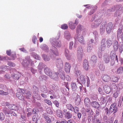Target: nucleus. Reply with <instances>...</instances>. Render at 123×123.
<instances>
[{"mask_svg":"<svg viewBox=\"0 0 123 123\" xmlns=\"http://www.w3.org/2000/svg\"><path fill=\"white\" fill-rule=\"evenodd\" d=\"M113 41L111 38L103 39L101 42V51H104L106 47L109 48L112 45Z\"/></svg>","mask_w":123,"mask_h":123,"instance_id":"nucleus-1","label":"nucleus"},{"mask_svg":"<svg viewBox=\"0 0 123 123\" xmlns=\"http://www.w3.org/2000/svg\"><path fill=\"white\" fill-rule=\"evenodd\" d=\"M52 44L53 47L51 50L54 54L55 57V56H58L59 53L56 47L59 48L61 46V42L58 40L54 39L53 42L52 43Z\"/></svg>","mask_w":123,"mask_h":123,"instance_id":"nucleus-2","label":"nucleus"},{"mask_svg":"<svg viewBox=\"0 0 123 123\" xmlns=\"http://www.w3.org/2000/svg\"><path fill=\"white\" fill-rule=\"evenodd\" d=\"M110 10H109V11L111 12H114L116 10L117 11L115 13V16H119L123 13V7H122L120 5H116L112 7L111 11Z\"/></svg>","mask_w":123,"mask_h":123,"instance_id":"nucleus-3","label":"nucleus"},{"mask_svg":"<svg viewBox=\"0 0 123 123\" xmlns=\"http://www.w3.org/2000/svg\"><path fill=\"white\" fill-rule=\"evenodd\" d=\"M77 56L79 59H81L83 56V51L81 46H80L78 48Z\"/></svg>","mask_w":123,"mask_h":123,"instance_id":"nucleus-4","label":"nucleus"},{"mask_svg":"<svg viewBox=\"0 0 123 123\" xmlns=\"http://www.w3.org/2000/svg\"><path fill=\"white\" fill-rule=\"evenodd\" d=\"M116 105V104L115 103H113L111 105L109 110V113H111L113 112V113H115L117 111V107Z\"/></svg>","mask_w":123,"mask_h":123,"instance_id":"nucleus-5","label":"nucleus"},{"mask_svg":"<svg viewBox=\"0 0 123 123\" xmlns=\"http://www.w3.org/2000/svg\"><path fill=\"white\" fill-rule=\"evenodd\" d=\"M102 20L101 18L96 19L92 24L91 27L94 28L98 27L102 22Z\"/></svg>","mask_w":123,"mask_h":123,"instance_id":"nucleus-6","label":"nucleus"},{"mask_svg":"<svg viewBox=\"0 0 123 123\" xmlns=\"http://www.w3.org/2000/svg\"><path fill=\"white\" fill-rule=\"evenodd\" d=\"M72 96L74 97L76 96L75 98V104L77 105H78L80 104V96L78 95V94L75 93H73Z\"/></svg>","mask_w":123,"mask_h":123,"instance_id":"nucleus-7","label":"nucleus"},{"mask_svg":"<svg viewBox=\"0 0 123 123\" xmlns=\"http://www.w3.org/2000/svg\"><path fill=\"white\" fill-rule=\"evenodd\" d=\"M55 64L56 67L58 68H62L63 67V64L61 59H57L56 61Z\"/></svg>","mask_w":123,"mask_h":123,"instance_id":"nucleus-8","label":"nucleus"},{"mask_svg":"<svg viewBox=\"0 0 123 123\" xmlns=\"http://www.w3.org/2000/svg\"><path fill=\"white\" fill-rule=\"evenodd\" d=\"M117 37L118 39L121 38L123 42V32L122 33V31L121 29H118L117 31Z\"/></svg>","mask_w":123,"mask_h":123,"instance_id":"nucleus-9","label":"nucleus"},{"mask_svg":"<svg viewBox=\"0 0 123 123\" xmlns=\"http://www.w3.org/2000/svg\"><path fill=\"white\" fill-rule=\"evenodd\" d=\"M78 24V21L76 20L74 23L72 22H70L69 24V27L71 29H74L76 27V26Z\"/></svg>","mask_w":123,"mask_h":123,"instance_id":"nucleus-10","label":"nucleus"},{"mask_svg":"<svg viewBox=\"0 0 123 123\" xmlns=\"http://www.w3.org/2000/svg\"><path fill=\"white\" fill-rule=\"evenodd\" d=\"M71 66L70 64L68 62H66L65 64V70L67 73H69L70 72Z\"/></svg>","mask_w":123,"mask_h":123,"instance_id":"nucleus-11","label":"nucleus"},{"mask_svg":"<svg viewBox=\"0 0 123 123\" xmlns=\"http://www.w3.org/2000/svg\"><path fill=\"white\" fill-rule=\"evenodd\" d=\"M99 102L101 104H104L106 103L108 101L107 100L106 97H104L103 96H101L99 99Z\"/></svg>","mask_w":123,"mask_h":123,"instance_id":"nucleus-12","label":"nucleus"},{"mask_svg":"<svg viewBox=\"0 0 123 123\" xmlns=\"http://www.w3.org/2000/svg\"><path fill=\"white\" fill-rule=\"evenodd\" d=\"M83 66L85 70H87L88 69L89 65L88 61L86 60H84L83 62Z\"/></svg>","mask_w":123,"mask_h":123,"instance_id":"nucleus-13","label":"nucleus"},{"mask_svg":"<svg viewBox=\"0 0 123 123\" xmlns=\"http://www.w3.org/2000/svg\"><path fill=\"white\" fill-rule=\"evenodd\" d=\"M103 89L105 92L107 94H109L111 91L110 87L107 85H105L104 86Z\"/></svg>","mask_w":123,"mask_h":123,"instance_id":"nucleus-14","label":"nucleus"},{"mask_svg":"<svg viewBox=\"0 0 123 123\" xmlns=\"http://www.w3.org/2000/svg\"><path fill=\"white\" fill-rule=\"evenodd\" d=\"M112 24L111 23H109L107 25L106 28L107 32L108 33H110L111 32L112 30Z\"/></svg>","mask_w":123,"mask_h":123,"instance_id":"nucleus-15","label":"nucleus"},{"mask_svg":"<svg viewBox=\"0 0 123 123\" xmlns=\"http://www.w3.org/2000/svg\"><path fill=\"white\" fill-rule=\"evenodd\" d=\"M10 110L6 107H3L2 109L3 112L4 113L5 115L7 117H9V113Z\"/></svg>","mask_w":123,"mask_h":123,"instance_id":"nucleus-16","label":"nucleus"},{"mask_svg":"<svg viewBox=\"0 0 123 123\" xmlns=\"http://www.w3.org/2000/svg\"><path fill=\"white\" fill-rule=\"evenodd\" d=\"M118 42L116 40H115L113 41V47L114 50L117 51L118 49Z\"/></svg>","mask_w":123,"mask_h":123,"instance_id":"nucleus-17","label":"nucleus"},{"mask_svg":"<svg viewBox=\"0 0 123 123\" xmlns=\"http://www.w3.org/2000/svg\"><path fill=\"white\" fill-rule=\"evenodd\" d=\"M77 39L78 41L82 44H84L85 42L84 39L83 37L81 35H79L78 36Z\"/></svg>","mask_w":123,"mask_h":123,"instance_id":"nucleus-18","label":"nucleus"},{"mask_svg":"<svg viewBox=\"0 0 123 123\" xmlns=\"http://www.w3.org/2000/svg\"><path fill=\"white\" fill-rule=\"evenodd\" d=\"M59 73L57 72H55L53 74L52 73V74L51 76H50L49 77L55 80H57L59 78L58 76V74Z\"/></svg>","mask_w":123,"mask_h":123,"instance_id":"nucleus-19","label":"nucleus"},{"mask_svg":"<svg viewBox=\"0 0 123 123\" xmlns=\"http://www.w3.org/2000/svg\"><path fill=\"white\" fill-rule=\"evenodd\" d=\"M110 58L108 55H105L103 56V60L105 63H109L110 61Z\"/></svg>","mask_w":123,"mask_h":123,"instance_id":"nucleus-20","label":"nucleus"},{"mask_svg":"<svg viewBox=\"0 0 123 123\" xmlns=\"http://www.w3.org/2000/svg\"><path fill=\"white\" fill-rule=\"evenodd\" d=\"M64 53L67 59L69 60H70L71 59V56L69 54V52L67 48L65 49Z\"/></svg>","mask_w":123,"mask_h":123,"instance_id":"nucleus-21","label":"nucleus"},{"mask_svg":"<svg viewBox=\"0 0 123 123\" xmlns=\"http://www.w3.org/2000/svg\"><path fill=\"white\" fill-rule=\"evenodd\" d=\"M44 72L46 74L49 76H51L52 73V71L50 69L47 67L46 68H45Z\"/></svg>","mask_w":123,"mask_h":123,"instance_id":"nucleus-22","label":"nucleus"},{"mask_svg":"<svg viewBox=\"0 0 123 123\" xmlns=\"http://www.w3.org/2000/svg\"><path fill=\"white\" fill-rule=\"evenodd\" d=\"M64 115L65 118L67 119L71 118L72 116V113L69 111H67L66 112L64 113Z\"/></svg>","mask_w":123,"mask_h":123,"instance_id":"nucleus-23","label":"nucleus"},{"mask_svg":"<svg viewBox=\"0 0 123 123\" xmlns=\"http://www.w3.org/2000/svg\"><path fill=\"white\" fill-rule=\"evenodd\" d=\"M91 105L93 107L96 108H98L99 106V104L96 101L92 102Z\"/></svg>","mask_w":123,"mask_h":123,"instance_id":"nucleus-24","label":"nucleus"},{"mask_svg":"<svg viewBox=\"0 0 123 123\" xmlns=\"http://www.w3.org/2000/svg\"><path fill=\"white\" fill-rule=\"evenodd\" d=\"M102 78L103 81L105 82L109 81L111 79L110 76L107 74L104 75Z\"/></svg>","mask_w":123,"mask_h":123,"instance_id":"nucleus-25","label":"nucleus"},{"mask_svg":"<svg viewBox=\"0 0 123 123\" xmlns=\"http://www.w3.org/2000/svg\"><path fill=\"white\" fill-rule=\"evenodd\" d=\"M18 91V92L16 93V96L19 99L22 100H24V97L23 96V94H21Z\"/></svg>","mask_w":123,"mask_h":123,"instance_id":"nucleus-26","label":"nucleus"},{"mask_svg":"<svg viewBox=\"0 0 123 123\" xmlns=\"http://www.w3.org/2000/svg\"><path fill=\"white\" fill-rule=\"evenodd\" d=\"M33 93L36 94V95H38V88L35 86H33Z\"/></svg>","mask_w":123,"mask_h":123,"instance_id":"nucleus-27","label":"nucleus"},{"mask_svg":"<svg viewBox=\"0 0 123 123\" xmlns=\"http://www.w3.org/2000/svg\"><path fill=\"white\" fill-rule=\"evenodd\" d=\"M64 35L65 38L68 40H69L71 38V35L68 32L66 31L65 32Z\"/></svg>","mask_w":123,"mask_h":123,"instance_id":"nucleus-28","label":"nucleus"},{"mask_svg":"<svg viewBox=\"0 0 123 123\" xmlns=\"http://www.w3.org/2000/svg\"><path fill=\"white\" fill-rule=\"evenodd\" d=\"M84 102L86 106H88L90 105V100L88 98H86L84 100Z\"/></svg>","mask_w":123,"mask_h":123,"instance_id":"nucleus-29","label":"nucleus"},{"mask_svg":"<svg viewBox=\"0 0 123 123\" xmlns=\"http://www.w3.org/2000/svg\"><path fill=\"white\" fill-rule=\"evenodd\" d=\"M116 56V60L117 59V56H116V54L114 51H112L110 54V57H111V59H114Z\"/></svg>","mask_w":123,"mask_h":123,"instance_id":"nucleus-30","label":"nucleus"},{"mask_svg":"<svg viewBox=\"0 0 123 123\" xmlns=\"http://www.w3.org/2000/svg\"><path fill=\"white\" fill-rule=\"evenodd\" d=\"M87 118L88 123H96L94 121V120H93V117L92 116H89Z\"/></svg>","mask_w":123,"mask_h":123,"instance_id":"nucleus-31","label":"nucleus"},{"mask_svg":"<svg viewBox=\"0 0 123 123\" xmlns=\"http://www.w3.org/2000/svg\"><path fill=\"white\" fill-rule=\"evenodd\" d=\"M17 106L14 104H12L10 105L8 108L10 109L14 110H16L17 109Z\"/></svg>","mask_w":123,"mask_h":123,"instance_id":"nucleus-32","label":"nucleus"},{"mask_svg":"<svg viewBox=\"0 0 123 123\" xmlns=\"http://www.w3.org/2000/svg\"><path fill=\"white\" fill-rule=\"evenodd\" d=\"M80 80L81 82L85 84L86 82V79L85 76L83 75H81L80 77Z\"/></svg>","mask_w":123,"mask_h":123,"instance_id":"nucleus-33","label":"nucleus"},{"mask_svg":"<svg viewBox=\"0 0 123 123\" xmlns=\"http://www.w3.org/2000/svg\"><path fill=\"white\" fill-rule=\"evenodd\" d=\"M71 86L73 91H75L77 88V86L76 83L73 82L71 84Z\"/></svg>","mask_w":123,"mask_h":123,"instance_id":"nucleus-34","label":"nucleus"},{"mask_svg":"<svg viewBox=\"0 0 123 123\" xmlns=\"http://www.w3.org/2000/svg\"><path fill=\"white\" fill-rule=\"evenodd\" d=\"M59 76L60 78L63 80H64L65 79L64 73L63 71H61L59 72Z\"/></svg>","mask_w":123,"mask_h":123,"instance_id":"nucleus-35","label":"nucleus"},{"mask_svg":"<svg viewBox=\"0 0 123 123\" xmlns=\"http://www.w3.org/2000/svg\"><path fill=\"white\" fill-rule=\"evenodd\" d=\"M56 114L57 116L61 118H62L63 117V115L62 113V111L58 109L56 111Z\"/></svg>","mask_w":123,"mask_h":123,"instance_id":"nucleus-36","label":"nucleus"},{"mask_svg":"<svg viewBox=\"0 0 123 123\" xmlns=\"http://www.w3.org/2000/svg\"><path fill=\"white\" fill-rule=\"evenodd\" d=\"M66 107L69 110H70L72 111H73L74 107L71 104H67L66 105Z\"/></svg>","mask_w":123,"mask_h":123,"instance_id":"nucleus-37","label":"nucleus"},{"mask_svg":"<svg viewBox=\"0 0 123 123\" xmlns=\"http://www.w3.org/2000/svg\"><path fill=\"white\" fill-rule=\"evenodd\" d=\"M62 93L65 95H68L69 92V90L68 89L67 90L65 88H64L62 89Z\"/></svg>","mask_w":123,"mask_h":123,"instance_id":"nucleus-38","label":"nucleus"},{"mask_svg":"<svg viewBox=\"0 0 123 123\" xmlns=\"http://www.w3.org/2000/svg\"><path fill=\"white\" fill-rule=\"evenodd\" d=\"M39 79L40 81L45 80H47V77L44 75H42L39 76Z\"/></svg>","mask_w":123,"mask_h":123,"instance_id":"nucleus-39","label":"nucleus"},{"mask_svg":"<svg viewBox=\"0 0 123 123\" xmlns=\"http://www.w3.org/2000/svg\"><path fill=\"white\" fill-rule=\"evenodd\" d=\"M41 91L43 92L46 93L47 92V88L45 86H43L41 88Z\"/></svg>","mask_w":123,"mask_h":123,"instance_id":"nucleus-40","label":"nucleus"},{"mask_svg":"<svg viewBox=\"0 0 123 123\" xmlns=\"http://www.w3.org/2000/svg\"><path fill=\"white\" fill-rule=\"evenodd\" d=\"M117 72L118 74H121L123 73V67H119L117 70Z\"/></svg>","mask_w":123,"mask_h":123,"instance_id":"nucleus-41","label":"nucleus"},{"mask_svg":"<svg viewBox=\"0 0 123 123\" xmlns=\"http://www.w3.org/2000/svg\"><path fill=\"white\" fill-rule=\"evenodd\" d=\"M42 56L44 60L45 61H48L50 60V57L49 56H47L46 55L44 54H43Z\"/></svg>","mask_w":123,"mask_h":123,"instance_id":"nucleus-42","label":"nucleus"},{"mask_svg":"<svg viewBox=\"0 0 123 123\" xmlns=\"http://www.w3.org/2000/svg\"><path fill=\"white\" fill-rule=\"evenodd\" d=\"M118 80L119 79L117 77L115 76H113L112 77L111 80L112 82H117L118 81Z\"/></svg>","mask_w":123,"mask_h":123,"instance_id":"nucleus-43","label":"nucleus"},{"mask_svg":"<svg viewBox=\"0 0 123 123\" xmlns=\"http://www.w3.org/2000/svg\"><path fill=\"white\" fill-rule=\"evenodd\" d=\"M44 64L43 63H39V65L38 66V68L39 69V70H42L43 68V66H44Z\"/></svg>","mask_w":123,"mask_h":123,"instance_id":"nucleus-44","label":"nucleus"},{"mask_svg":"<svg viewBox=\"0 0 123 123\" xmlns=\"http://www.w3.org/2000/svg\"><path fill=\"white\" fill-rule=\"evenodd\" d=\"M91 60L94 62H96L97 61V58L95 55H93L92 56Z\"/></svg>","mask_w":123,"mask_h":123,"instance_id":"nucleus-45","label":"nucleus"},{"mask_svg":"<svg viewBox=\"0 0 123 123\" xmlns=\"http://www.w3.org/2000/svg\"><path fill=\"white\" fill-rule=\"evenodd\" d=\"M5 116L4 114L2 112L0 113V120L1 121H3L4 120Z\"/></svg>","mask_w":123,"mask_h":123,"instance_id":"nucleus-46","label":"nucleus"},{"mask_svg":"<svg viewBox=\"0 0 123 123\" xmlns=\"http://www.w3.org/2000/svg\"><path fill=\"white\" fill-rule=\"evenodd\" d=\"M8 93L7 92H4L2 90H0V95H6L8 94Z\"/></svg>","mask_w":123,"mask_h":123,"instance_id":"nucleus-47","label":"nucleus"},{"mask_svg":"<svg viewBox=\"0 0 123 123\" xmlns=\"http://www.w3.org/2000/svg\"><path fill=\"white\" fill-rule=\"evenodd\" d=\"M18 91L21 93V94H25V90L23 89L19 88L18 89Z\"/></svg>","mask_w":123,"mask_h":123,"instance_id":"nucleus-48","label":"nucleus"},{"mask_svg":"<svg viewBox=\"0 0 123 123\" xmlns=\"http://www.w3.org/2000/svg\"><path fill=\"white\" fill-rule=\"evenodd\" d=\"M9 117L10 116H17V114H16L14 111L10 110L9 112Z\"/></svg>","mask_w":123,"mask_h":123,"instance_id":"nucleus-49","label":"nucleus"},{"mask_svg":"<svg viewBox=\"0 0 123 123\" xmlns=\"http://www.w3.org/2000/svg\"><path fill=\"white\" fill-rule=\"evenodd\" d=\"M11 59H8V58H7V60H14L15 58L16 57V54L15 53L13 55H12L11 56Z\"/></svg>","mask_w":123,"mask_h":123,"instance_id":"nucleus-50","label":"nucleus"},{"mask_svg":"<svg viewBox=\"0 0 123 123\" xmlns=\"http://www.w3.org/2000/svg\"><path fill=\"white\" fill-rule=\"evenodd\" d=\"M45 118L46 119V121L48 123H51V121L50 119V118H49L48 117L45 116Z\"/></svg>","mask_w":123,"mask_h":123,"instance_id":"nucleus-51","label":"nucleus"},{"mask_svg":"<svg viewBox=\"0 0 123 123\" xmlns=\"http://www.w3.org/2000/svg\"><path fill=\"white\" fill-rule=\"evenodd\" d=\"M79 110V109L78 107L75 106L74 107L73 111L75 113H77L78 112Z\"/></svg>","mask_w":123,"mask_h":123,"instance_id":"nucleus-52","label":"nucleus"},{"mask_svg":"<svg viewBox=\"0 0 123 123\" xmlns=\"http://www.w3.org/2000/svg\"><path fill=\"white\" fill-rule=\"evenodd\" d=\"M61 28L63 29H66L68 28V26L66 24H64L61 25Z\"/></svg>","mask_w":123,"mask_h":123,"instance_id":"nucleus-53","label":"nucleus"},{"mask_svg":"<svg viewBox=\"0 0 123 123\" xmlns=\"http://www.w3.org/2000/svg\"><path fill=\"white\" fill-rule=\"evenodd\" d=\"M25 96L26 98H30V97L31 96V94L30 91H28L27 92Z\"/></svg>","mask_w":123,"mask_h":123,"instance_id":"nucleus-54","label":"nucleus"},{"mask_svg":"<svg viewBox=\"0 0 123 123\" xmlns=\"http://www.w3.org/2000/svg\"><path fill=\"white\" fill-rule=\"evenodd\" d=\"M44 101L46 103H47L48 105H52V103L51 102V101L50 100L47 99H44Z\"/></svg>","mask_w":123,"mask_h":123,"instance_id":"nucleus-55","label":"nucleus"},{"mask_svg":"<svg viewBox=\"0 0 123 123\" xmlns=\"http://www.w3.org/2000/svg\"><path fill=\"white\" fill-rule=\"evenodd\" d=\"M7 65L11 67H13L15 66V64L14 63L10 62H9L7 63Z\"/></svg>","mask_w":123,"mask_h":123,"instance_id":"nucleus-56","label":"nucleus"},{"mask_svg":"<svg viewBox=\"0 0 123 123\" xmlns=\"http://www.w3.org/2000/svg\"><path fill=\"white\" fill-rule=\"evenodd\" d=\"M94 120H96V123H101V119L100 118H94Z\"/></svg>","mask_w":123,"mask_h":123,"instance_id":"nucleus-57","label":"nucleus"},{"mask_svg":"<svg viewBox=\"0 0 123 123\" xmlns=\"http://www.w3.org/2000/svg\"><path fill=\"white\" fill-rule=\"evenodd\" d=\"M53 103L57 107H58L59 106V104L58 101L56 100H55L53 102Z\"/></svg>","mask_w":123,"mask_h":123,"instance_id":"nucleus-58","label":"nucleus"},{"mask_svg":"<svg viewBox=\"0 0 123 123\" xmlns=\"http://www.w3.org/2000/svg\"><path fill=\"white\" fill-rule=\"evenodd\" d=\"M92 49V47L89 44L87 47V51L88 52H90Z\"/></svg>","mask_w":123,"mask_h":123,"instance_id":"nucleus-59","label":"nucleus"},{"mask_svg":"<svg viewBox=\"0 0 123 123\" xmlns=\"http://www.w3.org/2000/svg\"><path fill=\"white\" fill-rule=\"evenodd\" d=\"M80 70H77L75 72V75L77 76H78L80 75Z\"/></svg>","mask_w":123,"mask_h":123,"instance_id":"nucleus-60","label":"nucleus"},{"mask_svg":"<svg viewBox=\"0 0 123 123\" xmlns=\"http://www.w3.org/2000/svg\"><path fill=\"white\" fill-rule=\"evenodd\" d=\"M119 50L120 53H121L123 50V45H121L119 46Z\"/></svg>","mask_w":123,"mask_h":123,"instance_id":"nucleus-61","label":"nucleus"},{"mask_svg":"<svg viewBox=\"0 0 123 123\" xmlns=\"http://www.w3.org/2000/svg\"><path fill=\"white\" fill-rule=\"evenodd\" d=\"M81 26L80 25H78L77 27V32L81 30Z\"/></svg>","mask_w":123,"mask_h":123,"instance_id":"nucleus-62","label":"nucleus"},{"mask_svg":"<svg viewBox=\"0 0 123 123\" xmlns=\"http://www.w3.org/2000/svg\"><path fill=\"white\" fill-rule=\"evenodd\" d=\"M37 39V38L35 36H33V37L32 38V41L33 43H35V41H36Z\"/></svg>","mask_w":123,"mask_h":123,"instance_id":"nucleus-63","label":"nucleus"},{"mask_svg":"<svg viewBox=\"0 0 123 123\" xmlns=\"http://www.w3.org/2000/svg\"><path fill=\"white\" fill-rule=\"evenodd\" d=\"M103 119L105 122L106 123L107 122L108 118L105 115L103 117Z\"/></svg>","mask_w":123,"mask_h":123,"instance_id":"nucleus-64","label":"nucleus"}]
</instances>
